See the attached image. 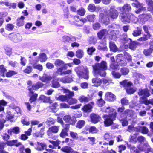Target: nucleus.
<instances>
[{
    "mask_svg": "<svg viewBox=\"0 0 153 153\" xmlns=\"http://www.w3.org/2000/svg\"><path fill=\"white\" fill-rule=\"evenodd\" d=\"M77 12L79 15L81 16H83L85 14L86 11L84 8L82 7L80 8Z\"/></svg>",
    "mask_w": 153,
    "mask_h": 153,
    "instance_id": "bf43d9fd",
    "label": "nucleus"
},
{
    "mask_svg": "<svg viewBox=\"0 0 153 153\" xmlns=\"http://www.w3.org/2000/svg\"><path fill=\"white\" fill-rule=\"evenodd\" d=\"M45 127L44 126L40 129L39 131H36L33 133V137L35 138H42L45 134Z\"/></svg>",
    "mask_w": 153,
    "mask_h": 153,
    "instance_id": "ddd939ff",
    "label": "nucleus"
},
{
    "mask_svg": "<svg viewBox=\"0 0 153 153\" xmlns=\"http://www.w3.org/2000/svg\"><path fill=\"white\" fill-rule=\"evenodd\" d=\"M85 123V122L83 120L78 121L77 123L76 127L80 128L84 126Z\"/></svg>",
    "mask_w": 153,
    "mask_h": 153,
    "instance_id": "603ef678",
    "label": "nucleus"
},
{
    "mask_svg": "<svg viewBox=\"0 0 153 153\" xmlns=\"http://www.w3.org/2000/svg\"><path fill=\"white\" fill-rule=\"evenodd\" d=\"M20 132V129L18 126L13 127L10 130H9L8 132L9 134H11L12 133H13L16 134H19Z\"/></svg>",
    "mask_w": 153,
    "mask_h": 153,
    "instance_id": "7c9ffc66",
    "label": "nucleus"
},
{
    "mask_svg": "<svg viewBox=\"0 0 153 153\" xmlns=\"http://www.w3.org/2000/svg\"><path fill=\"white\" fill-rule=\"evenodd\" d=\"M127 147L130 149L131 153H140V150H142L140 149L139 150L134 146L129 144H127Z\"/></svg>",
    "mask_w": 153,
    "mask_h": 153,
    "instance_id": "412c9836",
    "label": "nucleus"
},
{
    "mask_svg": "<svg viewBox=\"0 0 153 153\" xmlns=\"http://www.w3.org/2000/svg\"><path fill=\"white\" fill-rule=\"evenodd\" d=\"M4 14V12H0V27L2 26L4 22L3 17Z\"/></svg>",
    "mask_w": 153,
    "mask_h": 153,
    "instance_id": "6e6d98bb",
    "label": "nucleus"
},
{
    "mask_svg": "<svg viewBox=\"0 0 153 153\" xmlns=\"http://www.w3.org/2000/svg\"><path fill=\"white\" fill-rule=\"evenodd\" d=\"M137 44L135 42H131L129 45V48L132 50H134L137 47Z\"/></svg>",
    "mask_w": 153,
    "mask_h": 153,
    "instance_id": "338daca9",
    "label": "nucleus"
},
{
    "mask_svg": "<svg viewBox=\"0 0 153 153\" xmlns=\"http://www.w3.org/2000/svg\"><path fill=\"white\" fill-rule=\"evenodd\" d=\"M138 94L139 95H144L146 97H149L150 95L149 91L147 89H139Z\"/></svg>",
    "mask_w": 153,
    "mask_h": 153,
    "instance_id": "5701e85b",
    "label": "nucleus"
},
{
    "mask_svg": "<svg viewBox=\"0 0 153 153\" xmlns=\"http://www.w3.org/2000/svg\"><path fill=\"white\" fill-rule=\"evenodd\" d=\"M44 85V84L40 81L37 82L36 83L33 84L31 87L28 86V90L29 91L28 95L29 97V101L30 103L35 102L37 100L38 94L33 91H36Z\"/></svg>",
    "mask_w": 153,
    "mask_h": 153,
    "instance_id": "f03ea898",
    "label": "nucleus"
},
{
    "mask_svg": "<svg viewBox=\"0 0 153 153\" xmlns=\"http://www.w3.org/2000/svg\"><path fill=\"white\" fill-rule=\"evenodd\" d=\"M105 99L110 101H113L116 99V96L112 93L110 92L106 93L105 95Z\"/></svg>",
    "mask_w": 153,
    "mask_h": 153,
    "instance_id": "aec40b11",
    "label": "nucleus"
},
{
    "mask_svg": "<svg viewBox=\"0 0 153 153\" xmlns=\"http://www.w3.org/2000/svg\"><path fill=\"white\" fill-rule=\"evenodd\" d=\"M39 100L45 103H51L52 102V100H51L50 97H47L44 95H41L39 97Z\"/></svg>",
    "mask_w": 153,
    "mask_h": 153,
    "instance_id": "f3484780",
    "label": "nucleus"
},
{
    "mask_svg": "<svg viewBox=\"0 0 153 153\" xmlns=\"http://www.w3.org/2000/svg\"><path fill=\"white\" fill-rule=\"evenodd\" d=\"M64 127V128L62 129L59 134L60 137L62 138H65L67 136V124H66Z\"/></svg>",
    "mask_w": 153,
    "mask_h": 153,
    "instance_id": "cd10ccee",
    "label": "nucleus"
},
{
    "mask_svg": "<svg viewBox=\"0 0 153 153\" xmlns=\"http://www.w3.org/2000/svg\"><path fill=\"white\" fill-rule=\"evenodd\" d=\"M59 129V126H53L50 127L47 131V134L49 136H51L52 134L57 133Z\"/></svg>",
    "mask_w": 153,
    "mask_h": 153,
    "instance_id": "9d476101",
    "label": "nucleus"
},
{
    "mask_svg": "<svg viewBox=\"0 0 153 153\" xmlns=\"http://www.w3.org/2000/svg\"><path fill=\"white\" fill-rule=\"evenodd\" d=\"M5 145V142H0V153H9L7 152L4 150Z\"/></svg>",
    "mask_w": 153,
    "mask_h": 153,
    "instance_id": "72a5a7b5",
    "label": "nucleus"
},
{
    "mask_svg": "<svg viewBox=\"0 0 153 153\" xmlns=\"http://www.w3.org/2000/svg\"><path fill=\"white\" fill-rule=\"evenodd\" d=\"M14 27V26L12 23L7 24L5 26V29L8 31L12 30Z\"/></svg>",
    "mask_w": 153,
    "mask_h": 153,
    "instance_id": "de8ad7c7",
    "label": "nucleus"
},
{
    "mask_svg": "<svg viewBox=\"0 0 153 153\" xmlns=\"http://www.w3.org/2000/svg\"><path fill=\"white\" fill-rule=\"evenodd\" d=\"M93 69L95 72L102 76H105L106 74L104 71L107 68L106 63L105 62L102 61L100 64L96 63L92 66Z\"/></svg>",
    "mask_w": 153,
    "mask_h": 153,
    "instance_id": "20e7f679",
    "label": "nucleus"
},
{
    "mask_svg": "<svg viewBox=\"0 0 153 153\" xmlns=\"http://www.w3.org/2000/svg\"><path fill=\"white\" fill-rule=\"evenodd\" d=\"M89 132L93 133H96L97 132V129L94 126H91L89 129Z\"/></svg>",
    "mask_w": 153,
    "mask_h": 153,
    "instance_id": "774afa93",
    "label": "nucleus"
},
{
    "mask_svg": "<svg viewBox=\"0 0 153 153\" xmlns=\"http://www.w3.org/2000/svg\"><path fill=\"white\" fill-rule=\"evenodd\" d=\"M120 84L127 87L126 91L128 94H131L134 93L136 91L134 88H131L130 87L132 85V83L130 82H128L127 80H124L120 82Z\"/></svg>",
    "mask_w": 153,
    "mask_h": 153,
    "instance_id": "0eeeda50",
    "label": "nucleus"
},
{
    "mask_svg": "<svg viewBox=\"0 0 153 153\" xmlns=\"http://www.w3.org/2000/svg\"><path fill=\"white\" fill-rule=\"evenodd\" d=\"M100 9V7H96L95 5L93 4H90L88 7V10L91 12L97 11Z\"/></svg>",
    "mask_w": 153,
    "mask_h": 153,
    "instance_id": "393cba45",
    "label": "nucleus"
},
{
    "mask_svg": "<svg viewBox=\"0 0 153 153\" xmlns=\"http://www.w3.org/2000/svg\"><path fill=\"white\" fill-rule=\"evenodd\" d=\"M56 99L58 101L62 102H64L67 100V95H61L59 96L58 97L56 98Z\"/></svg>",
    "mask_w": 153,
    "mask_h": 153,
    "instance_id": "f704fd0d",
    "label": "nucleus"
},
{
    "mask_svg": "<svg viewBox=\"0 0 153 153\" xmlns=\"http://www.w3.org/2000/svg\"><path fill=\"white\" fill-rule=\"evenodd\" d=\"M5 143L7 146H15L16 147H18L21 145V143L20 142H17V140H16L7 141Z\"/></svg>",
    "mask_w": 153,
    "mask_h": 153,
    "instance_id": "6ab92c4d",
    "label": "nucleus"
},
{
    "mask_svg": "<svg viewBox=\"0 0 153 153\" xmlns=\"http://www.w3.org/2000/svg\"><path fill=\"white\" fill-rule=\"evenodd\" d=\"M25 19V17L23 16H21L20 17H18L16 19V25L19 27L23 25L25 23L24 20Z\"/></svg>",
    "mask_w": 153,
    "mask_h": 153,
    "instance_id": "4be33fe9",
    "label": "nucleus"
},
{
    "mask_svg": "<svg viewBox=\"0 0 153 153\" xmlns=\"http://www.w3.org/2000/svg\"><path fill=\"white\" fill-rule=\"evenodd\" d=\"M142 30L139 27H137V30H134L132 33V35L134 36H139L141 34Z\"/></svg>",
    "mask_w": 153,
    "mask_h": 153,
    "instance_id": "e433bc0d",
    "label": "nucleus"
},
{
    "mask_svg": "<svg viewBox=\"0 0 153 153\" xmlns=\"http://www.w3.org/2000/svg\"><path fill=\"white\" fill-rule=\"evenodd\" d=\"M138 131H141L144 134H147L149 132L148 128L145 126L138 127Z\"/></svg>",
    "mask_w": 153,
    "mask_h": 153,
    "instance_id": "473e14b6",
    "label": "nucleus"
},
{
    "mask_svg": "<svg viewBox=\"0 0 153 153\" xmlns=\"http://www.w3.org/2000/svg\"><path fill=\"white\" fill-rule=\"evenodd\" d=\"M7 71L4 65H0V76L5 77V74Z\"/></svg>",
    "mask_w": 153,
    "mask_h": 153,
    "instance_id": "c756f323",
    "label": "nucleus"
},
{
    "mask_svg": "<svg viewBox=\"0 0 153 153\" xmlns=\"http://www.w3.org/2000/svg\"><path fill=\"white\" fill-rule=\"evenodd\" d=\"M127 131L129 132H131L133 131H138V128H134V126L131 125L128 126Z\"/></svg>",
    "mask_w": 153,
    "mask_h": 153,
    "instance_id": "8fccbe9b",
    "label": "nucleus"
},
{
    "mask_svg": "<svg viewBox=\"0 0 153 153\" xmlns=\"http://www.w3.org/2000/svg\"><path fill=\"white\" fill-rule=\"evenodd\" d=\"M33 68L37 69L40 71H41L43 70L42 66L41 64H39L36 65L33 64Z\"/></svg>",
    "mask_w": 153,
    "mask_h": 153,
    "instance_id": "13d9d810",
    "label": "nucleus"
},
{
    "mask_svg": "<svg viewBox=\"0 0 153 153\" xmlns=\"http://www.w3.org/2000/svg\"><path fill=\"white\" fill-rule=\"evenodd\" d=\"M55 120L52 118H49L46 121V123L49 125H53L55 124Z\"/></svg>",
    "mask_w": 153,
    "mask_h": 153,
    "instance_id": "a18cd8bd",
    "label": "nucleus"
},
{
    "mask_svg": "<svg viewBox=\"0 0 153 153\" xmlns=\"http://www.w3.org/2000/svg\"><path fill=\"white\" fill-rule=\"evenodd\" d=\"M109 11V13H106L105 15L103 13H101L100 15V21L105 25H107L109 23V17L115 19L117 18L118 15V12L113 6L110 7Z\"/></svg>",
    "mask_w": 153,
    "mask_h": 153,
    "instance_id": "7ed1b4c3",
    "label": "nucleus"
},
{
    "mask_svg": "<svg viewBox=\"0 0 153 153\" xmlns=\"http://www.w3.org/2000/svg\"><path fill=\"white\" fill-rule=\"evenodd\" d=\"M105 101L103 100L102 98H100V99L97 100V104L100 107L103 105L105 104Z\"/></svg>",
    "mask_w": 153,
    "mask_h": 153,
    "instance_id": "0e129e2a",
    "label": "nucleus"
},
{
    "mask_svg": "<svg viewBox=\"0 0 153 153\" xmlns=\"http://www.w3.org/2000/svg\"><path fill=\"white\" fill-rule=\"evenodd\" d=\"M122 9L124 11H129L131 9V7L128 4L125 5L122 7Z\"/></svg>",
    "mask_w": 153,
    "mask_h": 153,
    "instance_id": "680f3d73",
    "label": "nucleus"
},
{
    "mask_svg": "<svg viewBox=\"0 0 153 153\" xmlns=\"http://www.w3.org/2000/svg\"><path fill=\"white\" fill-rule=\"evenodd\" d=\"M70 124L75 123L76 122V119L74 116L71 117L70 116H68V122Z\"/></svg>",
    "mask_w": 153,
    "mask_h": 153,
    "instance_id": "a19ab883",
    "label": "nucleus"
},
{
    "mask_svg": "<svg viewBox=\"0 0 153 153\" xmlns=\"http://www.w3.org/2000/svg\"><path fill=\"white\" fill-rule=\"evenodd\" d=\"M102 111L109 113V115H105L103 116L104 120V123L106 126H109L112 124L113 121L115 120L116 113L115 110L109 107H105L101 108Z\"/></svg>",
    "mask_w": 153,
    "mask_h": 153,
    "instance_id": "f257e3e1",
    "label": "nucleus"
},
{
    "mask_svg": "<svg viewBox=\"0 0 153 153\" xmlns=\"http://www.w3.org/2000/svg\"><path fill=\"white\" fill-rule=\"evenodd\" d=\"M120 17L122 21L124 23H129L131 21H133L136 19V18L131 13H124L120 14Z\"/></svg>",
    "mask_w": 153,
    "mask_h": 153,
    "instance_id": "423d86ee",
    "label": "nucleus"
},
{
    "mask_svg": "<svg viewBox=\"0 0 153 153\" xmlns=\"http://www.w3.org/2000/svg\"><path fill=\"white\" fill-rule=\"evenodd\" d=\"M92 82L93 84V86L98 87L101 85L102 82V80L98 77H95L92 79Z\"/></svg>",
    "mask_w": 153,
    "mask_h": 153,
    "instance_id": "dca6fc26",
    "label": "nucleus"
},
{
    "mask_svg": "<svg viewBox=\"0 0 153 153\" xmlns=\"http://www.w3.org/2000/svg\"><path fill=\"white\" fill-rule=\"evenodd\" d=\"M77 102V100L74 98H69L68 99V102L69 104H73L76 103Z\"/></svg>",
    "mask_w": 153,
    "mask_h": 153,
    "instance_id": "864d4df0",
    "label": "nucleus"
},
{
    "mask_svg": "<svg viewBox=\"0 0 153 153\" xmlns=\"http://www.w3.org/2000/svg\"><path fill=\"white\" fill-rule=\"evenodd\" d=\"M112 74L113 76L115 78H120L121 76V74L118 72L113 71L112 72Z\"/></svg>",
    "mask_w": 153,
    "mask_h": 153,
    "instance_id": "5fc2aeb1",
    "label": "nucleus"
},
{
    "mask_svg": "<svg viewBox=\"0 0 153 153\" xmlns=\"http://www.w3.org/2000/svg\"><path fill=\"white\" fill-rule=\"evenodd\" d=\"M94 105V103L93 102L84 105L82 108V110L85 113H89L91 111V109Z\"/></svg>",
    "mask_w": 153,
    "mask_h": 153,
    "instance_id": "f8f14e48",
    "label": "nucleus"
},
{
    "mask_svg": "<svg viewBox=\"0 0 153 153\" xmlns=\"http://www.w3.org/2000/svg\"><path fill=\"white\" fill-rule=\"evenodd\" d=\"M77 74L79 77L88 79L89 78V71L86 67L83 68L82 71H77Z\"/></svg>",
    "mask_w": 153,
    "mask_h": 153,
    "instance_id": "6e6552de",
    "label": "nucleus"
},
{
    "mask_svg": "<svg viewBox=\"0 0 153 153\" xmlns=\"http://www.w3.org/2000/svg\"><path fill=\"white\" fill-rule=\"evenodd\" d=\"M37 144L38 146H38L36 147V149L38 151H42L47 148V145L44 143L37 142Z\"/></svg>",
    "mask_w": 153,
    "mask_h": 153,
    "instance_id": "c85d7f7f",
    "label": "nucleus"
},
{
    "mask_svg": "<svg viewBox=\"0 0 153 153\" xmlns=\"http://www.w3.org/2000/svg\"><path fill=\"white\" fill-rule=\"evenodd\" d=\"M33 71L32 67L31 66H27L23 70V72L27 74H30Z\"/></svg>",
    "mask_w": 153,
    "mask_h": 153,
    "instance_id": "4c0bfd02",
    "label": "nucleus"
},
{
    "mask_svg": "<svg viewBox=\"0 0 153 153\" xmlns=\"http://www.w3.org/2000/svg\"><path fill=\"white\" fill-rule=\"evenodd\" d=\"M76 56L79 58H82L84 55L83 50L80 49H78L76 51Z\"/></svg>",
    "mask_w": 153,
    "mask_h": 153,
    "instance_id": "2f4dec72",
    "label": "nucleus"
},
{
    "mask_svg": "<svg viewBox=\"0 0 153 153\" xmlns=\"http://www.w3.org/2000/svg\"><path fill=\"white\" fill-rule=\"evenodd\" d=\"M5 53L6 55L10 56L12 54V49L9 47L6 46L4 47Z\"/></svg>",
    "mask_w": 153,
    "mask_h": 153,
    "instance_id": "79ce46f5",
    "label": "nucleus"
},
{
    "mask_svg": "<svg viewBox=\"0 0 153 153\" xmlns=\"http://www.w3.org/2000/svg\"><path fill=\"white\" fill-rule=\"evenodd\" d=\"M120 71L122 75H126L128 73L129 70L128 68L123 67L121 69Z\"/></svg>",
    "mask_w": 153,
    "mask_h": 153,
    "instance_id": "c03bdc74",
    "label": "nucleus"
},
{
    "mask_svg": "<svg viewBox=\"0 0 153 153\" xmlns=\"http://www.w3.org/2000/svg\"><path fill=\"white\" fill-rule=\"evenodd\" d=\"M140 101L142 103H144L146 105H147L149 104L153 105V99H149L148 100L144 99L143 101L140 100Z\"/></svg>",
    "mask_w": 153,
    "mask_h": 153,
    "instance_id": "37998d69",
    "label": "nucleus"
},
{
    "mask_svg": "<svg viewBox=\"0 0 153 153\" xmlns=\"http://www.w3.org/2000/svg\"><path fill=\"white\" fill-rule=\"evenodd\" d=\"M54 64L56 67H61L57 69L56 71L57 73L60 75L67 74L66 64H65L62 61L59 59H56L54 62Z\"/></svg>",
    "mask_w": 153,
    "mask_h": 153,
    "instance_id": "39448f33",
    "label": "nucleus"
},
{
    "mask_svg": "<svg viewBox=\"0 0 153 153\" xmlns=\"http://www.w3.org/2000/svg\"><path fill=\"white\" fill-rule=\"evenodd\" d=\"M96 50V49L94 47L92 46L89 47L87 49V53L89 55H92L93 53Z\"/></svg>",
    "mask_w": 153,
    "mask_h": 153,
    "instance_id": "49530a36",
    "label": "nucleus"
},
{
    "mask_svg": "<svg viewBox=\"0 0 153 153\" xmlns=\"http://www.w3.org/2000/svg\"><path fill=\"white\" fill-rule=\"evenodd\" d=\"M151 37V34L145 35L144 36L141 37L138 39V41H145L149 39Z\"/></svg>",
    "mask_w": 153,
    "mask_h": 153,
    "instance_id": "58836bf2",
    "label": "nucleus"
},
{
    "mask_svg": "<svg viewBox=\"0 0 153 153\" xmlns=\"http://www.w3.org/2000/svg\"><path fill=\"white\" fill-rule=\"evenodd\" d=\"M108 31L104 29L101 30L97 33L98 37L100 39L105 38L108 35Z\"/></svg>",
    "mask_w": 153,
    "mask_h": 153,
    "instance_id": "4468645a",
    "label": "nucleus"
},
{
    "mask_svg": "<svg viewBox=\"0 0 153 153\" xmlns=\"http://www.w3.org/2000/svg\"><path fill=\"white\" fill-rule=\"evenodd\" d=\"M109 47L111 51L115 52L117 51V49L114 43L112 42H110Z\"/></svg>",
    "mask_w": 153,
    "mask_h": 153,
    "instance_id": "c9c22d12",
    "label": "nucleus"
},
{
    "mask_svg": "<svg viewBox=\"0 0 153 153\" xmlns=\"http://www.w3.org/2000/svg\"><path fill=\"white\" fill-rule=\"evenodd\" d=\"M59 106L57 102L53 103L52 105L50 107L51 109L54 111H56V108Z\"/></svg>",
    "mask_w": 153,
    "mask_h": 153,
    "instance_id": "69168bd1",
    "label": "nucleus"
},
{
    "mask_svg": "<svg viewBox=\"0 0 153 153\" xmlns=\"http://www.w3.org/2000/svg\"><path fill=\"white\" fill-rule=\"evenodd\" d=\"M152 52V49L151 48L145 49L143 51V53L144 55L146 56H149L150 55Z\"/></svg>",
    "mask_w": 153,
    "mask_h": 153,
    "instance_id": "4d7b16f0",
    "label": "nucleus"
},
{
    "mask_svg": "<svg viewBox=\"0 0 153 153\" xmlns=\"http://www.w3.org/2000/svg\"><path fill=\"white\" fill-rule=\"evenodd\" d=\"M132 5L134 7L139 8L137 11H135V13L137 14L139 13L141 11L145 10L146 9V7L143 6V4L140 3L138 1H136L135 2L132 3Z\"/></svg>",
    "mask_w": 153,
    "mask_h": 153,
    "instance_id": "9b49d317",
    "label": "nucleus"
},
{
    "mask_svg": "<svg viewBox=\"0 0 153 153\" xmlns=\"http://www.w3.org/2000/svg\"><path fill=\"white\" fill-rule=\"evenodd\" d=\"M78 99L81 102H87L90 100L89 98L83 95H82L79 97Z\"/></svg>",
    "mask_w": 153,
    "mask_h": 153,
    "instance_id": "bb28decb",
    "label": "nucleus"
},
{
    "mask_svg": "<svg viewBox=\"0 0 153 153\" xmlns=\"http://www.w3.org/2000/svg\"><path fill=\"white\" fill-rule=\"evenodd\" d=\"M60 86V85L59 82L55 80H53L52 82L51 87L55 88H58Z\"/></svg>",
    "mask_w": 153,
    "mask_h": 153,
    "instance_id": "09e8293b",
    "label": "nucleus"
},
{
    "mask_svg": "<svg viewBox=\"0 0 153 153\" xmlns=\"http://www.w3.org/2000/svg\"><path fill=\"white\" fill-rule=\"evenodd\" d=\"M95 18V16L94 14L88 15L87 16V18L90 22H93Z\"/></svg>",
    "mask_w": 153,
    "mask_h": 153,
    "instance_id": "052dcab7",
    "label": "nucleus"
},
{
    "mask_svg": "<svg viewBox=\"0 0 153 153\" xmlns=\"http://www.w3.org/2000/svg\"><path fill=\"white\" fill-rule=\"evenodd\" d=\"M38 58L41 62H45L47 59L46 55L44 53H40L39 56Z\"/></svg>",
    "mask_w": 153,
    "mask_h": 153,
    "instance_id": "a878e982",
    "label": "nucleus"
},
{
    "mask_svg": "<svg viewBox=\"0 0 153 153\" xmlns=\"http://www.w3.org/2000/svg\"><path fill=\"white\" fill-rule=\"evenodd\" d=\"M49 141L50 143L52 144L53 146H54V147L58 146L60 142V141L58 139L56 141L49 140Z\"/></svg>",
    "mask_w": 153,
    "mask_h": 153,
    "instance_id": "3c124183",
    "label": "nucleus"
},
{
    "mask_svg": "<svg viewBox=\"0 0 153 153\" xmlns=\"http://www.w3.org/2000/svg\"><path fill=\"white\" fill-rule=\"evenodd\" d=\"M52 79V78L51 76L48 75L47 74L44 73L42 76L39 78V79L43 82L48 83Z\"/></svg>",
    "mask_w": 153,
    "mask_h": 153,
    "instance_id": "2eb2a0df",
    "label": "nucleus"
},
{
    "mask_svg": "<svg viewBox=\"0 0 153 153\" xmlns=\"http://www.w3.org/2000/svg\"><path fill=\"white\" fill-rule=\"evenodd\" d=\"M137 134H134L131 135V138H130V141L131 142H136L137 140Z\"/></svg>",
    "mask_w": 153,
    "mask_h": 153,
    "instance_id": "e2e57ef3",
    "label": "nucleus"
},
{
    "mask_svg": "<svg viewBox=\"0 0 153 153\" xmlns=\"http://www.w3.org/2000/svg\"><path fill=\"white\" fill-rule=\"evenodd\" d=\"M18 72L16 71L9 70L7 72L6 71L5 74V76L7 78H10L12 76L17 74Z\"/></svg>",
    "mask_w": 153,
    "mask_h": 153,
    "instance_id": "b1692460",
    "label": "nucleus"
},
{
    "mask_svg": "<svg viewBox=\"0 0 153 153\" xmlns=\"http://www.w3.org/2000/svg\"><path fill=\"white\" fill-rule=\"evenodd\" d=\"M91 121L94 123H97L100 119L101 117L98 115L93 113L90 115Z\"/></svg>",
    "mask_w": 153,
    "mask_h": 153,
    "instance_id": "a211bd4d",
    "label": "nucleus"
},
{
    "mask_svg": "<svg viewBox=\"0 0 153 153\" xmlns=\"http://www.w3.org/2000/svg\"><path fill=\"white\" fill-rule=\"evenodd\" d=\"M8 36L10 39L15 42H19L22 39V37L20 34L18 33H10Z\"/></svg>",
    "mask_w": 153,
    "mask_h": 153,
    "instance_id": "1a4fd4ad",
    "label": "nucleus"
},
{
    "mask_svg": "<svg viewBox=\"0 0 153 153\" xmlns=\"http://www.w3.org/2000/svg\"><path fill=\"white\" fill-rule=\"evenodd\" d=\"M146 3L148 5V9L152 11L153 10V1L152 0H146Z\"/></svg>",
    "mask_w": 153,
    "mask_h": 153,
    "instance_id": "ea45409f",
    "label": "nucleus"
}]
</instances>
